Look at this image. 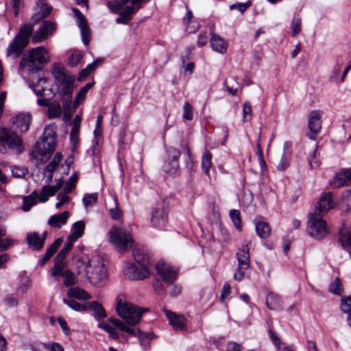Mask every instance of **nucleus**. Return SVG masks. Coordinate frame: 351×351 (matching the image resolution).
Segmentation results:
<instances>
[{"instance_id": "1", "label": "nucleus", "mask_w": 351, "mask_h": 351, "mask_svg": "<svg viewBox=\"0 0 351 351\" xmlns=\"http://www.w3.org/2000/svg\"><path fill=\"white\" fill-rule=\"evenodd\" d=\"M34 25V23L33 24L27 23L20 27L18 34L7 48L6 56L8 57H12L13 59L19 57L28 45L31 37L32 43L37 44L46 40L56 30V25L54 23L51 21H45L33 35Z\"/></svg>"}, {"instance_id": "2", "label": "nucleus", "mask_w": 351, "mask_h": 351, "mask_svg": "<svg viewBox=\"0 0 351 351\" xmlns=\"http://www.w3.org/2000/svg\"><path fill=\"white\" fill-rule=\"evenodd\" d=\"M53 76L58 86V92L63 104V108L66 114L72 113V95L74 89L75 76L59 64L53 66Z\"/></svg>"}, {"instance_id": "3", "label": "nucleus", "mask_w": 351, "mask_h": 351, "mask_svg": "<svg viewBox=\"0 0 351 351\" xmlns=\"http://www.w3.org/2000/svg\"><path fill=\"white\" fill-rule=\"evenodd\" d=\"M77 267L84 269L88 280L94 285H100L107 278L105 261L99 256L91 258L82 256L78 261Z\"/></svg>"}, {"instance_id": "4", "label": "nucleus", "mask_w": 351, "mask_h": 351, "mask_svg": "<svg viewBox=\"0 0 351 351\" xmlns=\"http://www.w3.org/2000/svg\"><path fill=\"white\" fill-rule=\"evenodd\" d=\"M49 60L47 50L43 47H37L23 55L19 66L21 69H27L28 71L36 73L40 69L38 65L45 64Z\"/></svg>"}, {"instance_id": "5", "label": "nucleus", "mask_w": 351, "mask_h": 351, "mask_svg": "<svg viewBox=\"0 0 351 351\" xmlns=\"http://www.w3.org/2000/svg\"><path fill=\"white\" fill-rule=\"evenodd\" d=\"M117 311L129 325H136L142 315L148 311L147 308H140L132 303L126 302L123 297L117 298Z\"/></svg>"}, {"instance_id": "6", "label": "nucleus", "mask_w": 351, "mask_h": 351, "mask_svg": "<svg viewBox=\"0 0 351 351\" xmlns=\"http://www.w3.org/2000/svg\"><path fill=\"white\" fill-rule=\"evenodd\" d=\"M109 241L116 250L123 253L128 251L133 244V239L130 232L123 228L113 227L108 232Z\"/></svg>"}, {"instance_id": "7", "label": "nucleus", "mask_w": 351, "mask_h": 351, "mask_svg": "<svg viewBox=\"0 0 351 351\" xmlns=\"http://www.w3.org/2000/svg\"><path fill=\"white\" fill-rule=\"evenodd\" d=\"M41 141L37 142L36 144V149L34 154H36V158L38 156L47 160L56 147V133L51 128H46L44 130Z\"/></svg>"}, {"instance_id": "8", "label": "nucleus", "mask_w": 351, "mask_h": 351, "mask_svg": "<svg viewBox=\"0 0 351 351\" xmlns=\"http://www.w3.org/2000/svg\"><path fill=\"white\" fill-rule=\"evenodd\" d=\"M9 150L20 154L23 150L22 139L15 132L5 128L0 129V152L7 153Z\"/></svg>"}, {"instance_id": "9", "label": "nucleus", "mask_w": 351, "mask_h": 351, "mask_svg": "<svg viewBox=\"0 0 351 351\" xmlns=\"http://www.w3.org/2000/svg\"><path fill=\"white\" fill-rule=\"evenodd\" d=\"M322 217L315 214H311L308 221L307 230L311 237L321 240L329 232V228Z\"/></svg>"}, {"instance_id": "10", "label": "nucleus", "mask_w": 351, "mask_h": 351, "mask_svg": "<svg viewBox=\"0 0 351 351\" xmlns=\"http://www.w3.org/2000/svg\"><path fill=\"white\" fill-rule=\"evenodd\" d=\"M248 243L242 245L237 252V259L238 261V267L237 272L234 274L235 280L241 281L246 274V271L250 267V259L249 254Z\"/></svg>"}, {"instance_id": "11", "label": "nucleus", "mask_w": 351, "mask_h": 351, "mask_svg": "<svg viewBox=\"0 0 351 351\" xmlns=\"http://www.w3.org/2000/svg\"><path fill=\"white\" fill-rule=\"evenodd\" d=\"M169 207L166 202L158 203L152 210L151 222L156 228H162L168 222Z\"/></svg>"}, {"instance_id": "12", "label": "nucleus", "mask_w": 351, "mask_h": 351, "mask_svg": "<svg viewBox=\"0 0 351 351\" xmlns=\"http://www.w3.org/2000/svg\"><path fill=\"white\" fill-rule=\"evenodd\" d=\"M124 276L132 280H144L150 276L149 269H139L135 263L125 262L123 267Z\"/></svg>"}, {"instance_id": "13", "label": "nucleus", "mask_w": 351, "mask_h": 351, "mask_svg": "<svg viewBox=\"0 0 351 351\" xmlns=\"http://www.w3.org/2000/svg\"><path fill=\"white\" fill-rule=\"evenodd\" d=\"M167 153V160L163 165V170L171 175H175L180 169L178 159L181 152L174 147H169Z\"/></svg>"}, {"instance_id": "14", "label": "nucleus", "mask_w": 351, "mask_h": 351, "mask_svg": "<svg viewBox=\"0 0 351 351\" xmlns=\"http://www.w3.org/2000/svg\"><path fill=\"white\" fill-rule=\"evenodd\" d=\"M148 1L149 0H114L107 1L106 5L112 13L119 14L128 5L141 8L143 3Z\"/></svg>"}, {"instance_id": "15", "label": "nucleus", "mask_w": 351, "mask_h": 351, "mask_svg": "<svg viewBox=\"0 0 351 351\" xmlns=\"http://www.w3.org/2000/svg\"><path fill=\"white\" fill-rule=\"evenodd\" d=\"M156 270L165 282L172 283L177 278L178 270L163 261H158L156 263Z\"/></svg>"}, {"instance_id": "16", "label": "nucleus", "mask_w": 351, "mask_h": 351, "mask_svg": "<svg viewBox=\"0 0 351 351\" xmlns=\"http://www.w3.org/2000/svg\"><path fill=\"white\" fill-rule=\"evenodd\" d=\"M335 206V202L333 198V193L331 192L324 194L319 198L317 202V206L313 214L317 215L319 217H323L330 209Z\"/></svg>"}, {"instance_id": "17", "label": "nucleus", "mask_w": 351, "mask_h": 351, "mask_svg": "<svg viewBox=\"0 0 351 351\" xmlns=\"http://www.w3.org/2000/svg\"><path fill=\"white\" fill-rule=\"evenodd\" d=\"M322 112L319 110L311 111L308 117V128L311 134L308 136L312 140H315L316 135L320 132L322 128Z\"/></svg>"}, {"instance_id": "18", "label": "nucleus", "mask_w": 351, "mask_h": 351, "mask_svg": "<svg viewBox=\"0 0 351 351\" xmlns=\"http://www.w3.org/2000/svg\"><path fill=\"white\" fill-rule=\"evenodd\" d=\"M73 12L77 19V25L80 29L82 42L85 45H87L90 38V29L88 25L87 21L82 13L77 8H74Z\"/></svg>"}, {"instance_id": "19", "label": "nucleus", "mask_w": 351, "mask_h": 351, "mask_svg": "<svg viewBox=\"0 0 351 351\" xmlns=\"http://www.w3.org/2000/svg\"><path fill=\"white\" fill-rule=\"evenodd\" d=\"M132 256L135 261L143 269H149L151 264V257L147 249L141 247H135L132 250Z\"/></svg>"}, {"instance_id": "20", "label": "nucleus", "mask_w": 351, "mask_h": 351, "mask_svg": "<svg viewBox=\"0 0 351 351\" xmlns=\"http://www.w3.org/2000/svg\"><path fill=\"white\" fill-rule=\"evenodd\" d=\"M163 312L167 316L169 323L172 326L173 328L176 330H185L186 319L183 315H178L171 311L166 308H163Z\"/></svg>"}, {"instance_id": "21", "label": "nucleus", "mask_w": 351, "mask_h": 351, "mask_svg": "<svg viewBox=\"0 0 351 351\" xmlns=\"http://www.w3.org/2000/svg\"><path fill=\"white\" fill-rule=\"evenodd\" d=\"M35 10L36 13L32 16V19L34 23L36 24L40 20L47 17L50 14L52 10V7L46 4L44 0H38Z\"/></svg>"}, {"instance_id": "22", "label": "nucleus", "mask_w": 351, "mask_h": 351, "mask_svg": "<svg viewBox=\"0 0 351 351\" xmlns=\"http://www.w3.org/2000/svg\"><path fill=\"white\" fill-rule=\"evenodd\" d=\"M13 125H15L20 132H26L32 121V115L29 113H21L11 119Z\"/></svg>"}, {"instance_id": "23", "label": "nucleus", "mask_w": 351, "mask_h": 351, "mask_svg": "<svg viewBox=\"0 0 351 351\" xmlns=\"http://www.w3.org/2000/svg\"><path fill=\"white\" fill-rule=\"evenodd\" d=\"M351 184V173H350V169H343L339 173H337L334 177L330 184L334 188H339L343 186Z\"/></svg>"}, {"instance_id": "24", "label": "nucleus", "mask_w": 351, "mask_h": 351, "mask_svg": "<svg viewBox=\"0 0 351 351\" xmlns=\"http://www.w3.org/2000/svg\"><path fill=\"white\" fill-rule=\"evenodd\" d=\"M210 45L214 51L224 53L227 50L228 43L218 34L212 33Z\"/></svg>"}, {"instance_id": "25", "label": "nucleus", "mask_w": 351, "mask_h": 351, "mask_svg": "<svg viewBox=\"0 0 351 351\" xmlns=\"http://www.w3.org/2000/svg\"><path fill=\"white\" fill-rule=\"evenodd\" d=\"M27 242L29 247L34 250H40L44 246V239H40L38 232H29L27 235Z\"/></svg>"}, {"instance_id": "26", "label": "nucleus", "mask_w": 351, "mask_h": 351, "mask_svg": "<svg viewBox=\"0 0 351 351\" xmlns=\"http://www.w3.org/2000/svg\"><path fill=\"white\" fill-rule=\"evenodd\" d=\"M69 269L65 260L55 257L54 265L51 271V276L53 277H61Z\"/></svg>"}, {"instance_id": "27", "label": "nucleus", "mask_w": 351, "mask_h": 351, "mask_svg": "<svg viewBox=\"0 0 351 351\" xmlns=\"http://www.w3.org/2000/svg\"><path fill=\"white\" fill-rule=\"evenodd\" d=\"M134 6H127L122 12L118 14L119 16L116 19V23L118 24H127L132 19V15L139 10Z\"/></svg>"}, {"instance_id": "28", "label": "nucleus", "mask_w": 351, "mask_h": 351, "mask_svg": "<svg viewBox=\"0 0 351 351\" xmlns=\"http://www.w3.org/2000/svg\"><path fill=\"white\" fill-rule=\"evenodd\" d=\"M69 215L68 211L52 215L48 221V224L52 227L60 228L66 223Z\"/></svg>"}, {"instance_id": "29", "label": "nucleus", "mask_w": 351, "mask_h": 351, "mask_svg": "<svg viewBox=\"0 0 351 351\" xmlns=\"http://www.w3.org/2000/svg\"><path fill=\"white\" fill-rule=\"evenodd\" d=\"M67 296L69 298L87 300L91 298V295L84 289L79 287H71L67 291Z\"/></svg>"}, {"instance_id": "30", "label": "nucleus", "mask_w": 351, "mask_h": 351, "mask_svg": "<svg viewBox=\"0 0 351 351\" xmlns=\"http://www.w3.org/2000/svg\"><path fill=\"white\" fill-rule=\"evenodd\" d=\"M85 223L83 221H78L74 223L71 228V234L68 237L70 240L75 242L82 237L84 232Z\"/></svg>"}, {"instance_id": "31", "label": "nucleus", "mask_w": 351, "mask_h": 351, "mask_svg": "<svg viewBox=\"0 0 351 351\" xmlns=\"http://www.w3.org/2000/svg\"><path fill=\"white\" fill-rule=\"evenodd\" d=\"M63 240L62 238H58L53 241V243L48 247L45 255L43 256L41 265H45L56 252L59 247L61 245Z\"/></svg>"}, {"instance_id": "32", "label": "nucleus", "mask_w": 351, "mask_h": 351, "mask_svg": "<svg viewBox=\"0 0 351 351\" xmlns=\"http://www.w3.org/2000/svg\"><path fill=\"white\" fill-rule=\"evenodd\" d=\"M266 304L271 310H279L282 307V301L278 295L270 293L267 296Z\"/></svg>"}, {"instance_id": "33", "label": "nucleus", "mask_w": 351, "mask_h": 351, "mask_svg": "<svg viewBox=\"0 0 351 351\" xmlns=\"http://www.w3.org/2000/svg\"><path fill=\"white\" fill-rule=\"evenodd\" d=\"M92 86L93 83H88L84 86L80 88V90L75 96L74 102H72V112H73L76 109L77 106L85 99L86 93Z\"/></svg>"}, {"instance_id": "34", "label": "nucleus", "mask_w": 351, "mask_h": 351, "mask_svg": "<svg viewBox=\"0 0 351 351\" xmlns=\"http://www.w3.org/2000/svg\"><path fill=\"white\" fill-rule=\"evenodd\" d=\"M256 231L257 234L263 239L267 238L271 234V228L269 223L265 221L260 220L256 223Z\"/></svg>"}, {"instance_id": "35", "label": "nucleus", "mask_w": 351, "mask_h": 351, "mask_svg": "<svg viewBox=\"0 0 351 351\" xmlns=\"http://www.w3.org/2000/svg\"><path fill=\"white\" fill-rule=\"evenodd\" d=\"M48 117L49 119L60 117L62 110L60 103L58 101H52L48 106Z\"/></svg>"}, {"instance_id": "36", "label": "nucleus", "mask_w": 351, "mask_h": 351, "mask_svg": "<svg viewBox=\"0 0 351 351\" xmlns=\"http://www.w3.org/2000/svg\"><path fill=\"white\" fill-rule=\"evenodd\" d=\"M91 309L94 311L95 317L99 319L106 317L105 310L101 304L97 302H87V309Z\"/></svg>"}, {"instance_id": "37", "label": "nucleus", "mask_w": 351, "mask_h": 351, "mask_svg": "<svg viewBox=\"0 0 351 351\" xmlns=\"http://www.w3.org/2000/svg\"><path fill=\"white\" fill-rule=\"evenodd\" d=\"M110 199L112 206L109 208V213L112 219L117 220L121 216V211L119 208L118 199L116 195H112Z\"/></svg>"}, {"instance_id": "38", "label": "nucleus", "mask_w": 351, "mask_h": 351, "mask_svg": "<svg viewBox=\"0 0 351 351\" xmlns=\"http://www.w3.org/2000/svg\"><path fill=\"white\" fill-rule=\"evenodd\" d=\"M38 197L36 191H34L31 195L23 197V210L25 212L29 211L30 208L36 204V198Z\"/></svg>"}, {"instance_id": "39", "label": "nucleus", "mask_w": 351, "mask_h": 351, "mask_svg": "<svg viewBox=\"0 0 351 351\" xmlns=\"http://www.w3.org/2000/svg\"><path fill=\"white\" fill-rule=\"evenodd\" d=\"M340 206L342 210L351 212V190L343 193Z\"/></svg>"}, {"instance_id": "40", "label": "nucleus", "mask_w": 351, "mask_h": 351, "mask_svg": "<svg viewBox=\"0 0 351 351\" xmlns=\"http://www.w3.org/2000/svg\"><path fill=\"white\" fill-rule=\"evenodd\" d=\"M56 192L49 185L43 186L41 192L38 195V199L40 202H45L48 200L49 197L53 196Z\"/></svg>"}, {"instance_id": "41", "label": "nucleus", "mask_w": 351, "mask_h": 351, "mask_svg": "<svg viewBox=\"0 0 351 351\" xmlns=\"http://www.w3.org/2000/svg\"><path fill=\"white\" fill-rule=\"evenodd\" d=\"M63 302L64 304L68 305L71 309L76 311H84L87 309V303L83 305L72 300V298H64Z\"/></svg>"}, {"instance_id": "42", "label": "nucleus", "mask_w": 351, "mask_h": 351, "mask_svg": "<svg viewBox=\"0 0 351 351\" xmlns=\"http://www.w3.org/2000/svg\"><path fill=\"white\" fill-rule=\"evenodd\" d=\"M229 215L237 230L241 231L242 228L240 211L237 209L230 210Z\"/></svg>"}, {"instance_id": "43", "label": "nucleus", "mask_w": 351, "mask_h": 351, "mask_svg": "<svg viewBox=\"0 0 351 351\" xmlns=\"http://www.w3.org/2000/svg\"><path fill=\"white\" fill-rule=\"evenodd\" d=\"M61 277L63 278V285L66 287H73L77 282L76 277L71 269H69Z\"/></svg>"}, {"instance_id": "44", "label": "nucleus", "mask_w": 351, "mask_h": 351, "mask_svg": "<svg viewBox=\"0 0 351 351\" xmlns=\"http://www.w3.org/2000/svg\"><path fill=\"white\" fill-rule=\"evenodd\" d=\"M74 243H75L74 241H73L72 240H70V239L67 238L66 242L64 244L63 248L58 252V254H57V256L56 257L58 258L65 260L69 252L73 248Z\"/></svg>"}, {"instance_id": "45", "label": "nucleus", "mask_w": 351, "mask_h": 351, "mask_svg": "<svg viewBox=\"0 0 351 351\" xmlns=\"http://www.w3.org/2000/svg\"><path fill=\"white\" fill-rule=\"evenodd\" d=\"M134 325H129L127 323L123 322V326L119 328V330L128 333L130 335L138 336L139 340L142 339V332L138 328H133L132 326Z\"/></svg>"}, {"instance_id": "46", "label": "nucleus", "mask_w": 351, "mask_h": 351, "mask_svg": "<svg viewBox=\"0 0 351 351\" xmlns=\"http://www.w3.org/2000/svg\"><path fill=\"white\" fill-rule=\"evenodd\" d=\"M329 291L333 294L340 295L343 293L342 283L339 278H336L335 280L331 282L328 289Z\"/></svg>"}, {"instance_id": "47", "label": "nucleus", "mask_w": 351, "mask_h": 351, "mask_svg": "<svg viewBox=\"0 0 351 351\" xmlns=\"http://www.w3.org/2000/svg\"><path fill=\"white\" fill-rule=\"evenodd\" d=\"M61 160L62 154L60 153H56L53 160L45 167V171L52 173L58 167Z\"/></svg>"}, {"instance_id": "48", "label": "nucleus", "mask_w": 351, "mask_h": 351, "mask_svg": "<svg viewBox=\"0 0 351 351\" xmlns=\"http://www.w3.org/2000/svg\"><path fill=\"white\" fill-rule=\"evenodd\" d=\"M212 154L209 152H206L202 158V168L203 171L208 173L210 168L212 166Z\"/></svg>"}, {"instance_id": "49", "label": "nucleus", "mask_w": 351, "mask_h": 351, "mask_svg": "<svg viewBox=\"0 0 351 351\" xmlns=\"http://www.w3.org/2000/svg\"><path fill=\"white\" fill-rule=\"evenodd\" d=\"M319 153H317V147L312 152L308 157V165L311 169H317L319 167L320 162L318 158Z\"/></svg>"}, {"instance_id": "50", "label": "nucleus", "mask_w": 351, "mask_h": 351, "mask_svg": "<svg viewBox=\"0 0 351 351\" xmlns=\"http://www.w3.org/2000/svg\"><path fill=\"white\" fill-rule=\"evenodd\" d=\"M83 58V54L78 51H74L69 59V64L71 67H75L78 65V64L80 62Z\"/></svg>"}, {"instance_id": "51", "label": "nucleus", "mask_w": 351, "mask_h": 351, "mask_svg": "<svg viewBox=\"0 0 351 351\" xmlns=\"http://www.w3.org/2000/svg\"><path fill=\"white\" fill-rule=\"evenodd\" d=\"M78 177L76 173L73 174L66 182L64 190L66 193H71L73 189L75 187V184L77 182Z\"/></svg>"}, {"instance_id": "52", "label": "nucleus", "mask_w": 351, "mask_h": 351, "mask_svg": "<svg viewBox=\"0 0 351 351\" xmlns=\"http://www.w3.org/2000/svg\"><path fill=\"white\" fill-rule=\"evenodd\" d=\"M252 106L250 102H245L243 106V121L248 122L252 119Z\"/></svg>"}, {"instance_id": "53", "label": "nucleus", "mask_w": 351, "mask_h": 351, "mask_svg": "<svg viewBox=\"0 0 351 351\" xmlns=\"http://www.w3.org/2000/svg\"><path fill=\"white\" fill-rule=\"evenodd\" d=\"M98 195L97 193L86 194L83 198V203L86 208L94 204L97 201Z\"/></svg>"}, {"instance_id": "54", "label": "nucleus", "mask_w": 351, "mask_h": 351, "mask_svg": "<svg viewBox=\"0 0 351 351\" xmlns=\"http://www.w3.org/2000/svg\"><path fill=\"white\" fill-rule=\"evenodd\" d=\"M27 169L23 166H14L12 168V174L15 178H23L27 173Z\"/></svg>"}, {"instance_id": "55", "label": "nucleus", "mask_w": 351, "mask_h": 351, "mask_svg": "<svg viewBox=\"0 0 351 351\" xmlns=\"http://www.w3.org/2000/svg\"><path fill=\"white\" fill-rule=\"evenodd\" d=\"M47 80L45 79L40 78L36 83L32 86L33 90L37 96H43L45 88L43 86V84H45Z\"/></svg>"}, {"instance_id": "56", "label": "nucleus", "mask_w": 351, "mask_h": 351, "mask_svg": "<svg viewBox=\"0 0 351 351\" xmlns=\"http://www.w3.org/2000/svg\"><path fill=\"white\" fill-rule=\"evenodd\" d=\"M184 152L187 156V158H186V167L189 169H192L194 165V157L191 154L189 147L187 145H184L183 147Z\"/></svg>"}, {"instance_id": "57", "label": "nucleus", "mask_w": 351, "mask_h": 351, "mask_svg": "<svg viewBox=\"0 0 351 351\" xmlns=\"http://www.w3.org/2000/svg\"><path fill=\"white\" fill-rule=\"evenodd\" d=\"M183 118L189 121L192 120L193 118V106L189 102H186L184 105Z\"/></svg>"}, {"instance_id": "58", "label": "nucleus", "mask_w": 351, "mask_h": 351, "mask_svg": "<svg viewBox=\"0 0 351 351\" xmlns=\"http://www.w3.org/2000/svg\"><path fill=\"white\" fill-rule=\"evenodd\" d=\"M193 18V13L191 10H188L186 16L183 19V21L186 26L187 30L189 32V33H194L195 32L199 27V25H197L195 27H194L193 29H191L190 27H189V23Z\"/></svg>"}, {"instance_id": "59", "label": "nucleus", "mask_w": 351, "mask_h": 351, "mask_svg": "<svg viewBox=\"0 0 351 351\" xmlns=\"http://www.w3.org/2000/svg\"><path fill=\"white\" fill-rule=\"evenodd\" d=\"M15 241L11 237H7L5 239L0 240V252H3L14 245Z\"/></svg>"}, {"instance_id": "60", "label": "nucleus", "mask_w": 351, "mask_h": 351, "mask_svg": "<svg viewBox=\"0 0 351 351\" xmlns=\"http://www.w3.org/2000/svg\"><path fill=\"white\" fill-rule=\"evenodd\" d=\"M99 327L105 330L112 339H119L118 333L111 326H110L106 323H100L99 324Z\"/></svg>"}, {"instance_id": "61", "label": "nucleus", "mask_w": 351, "mask_h": 351, "mask_svg": "<svg viewBox=\"0 0 351 351\" xmlns=\"http://www.w3.org/2000/svg\"><path fill=\"white\" fill-rule=\"evenodd\" d=\"M301 19L300 18L293 17L291 22V30L293 36L298 34L301 31Z\"/></svg>"}, {"instance_id": "62", "label": "nucleus", "mask_w": 351, "mask_h": 351, "mask_svg": "<svg viewBox=\"0 0 351 351\" xmlns=\"http://www.w3.org/2000/svg\"><path fill=\"white\" fill-rule=\"evenodd\" d=\"M251 5L252 2L250 1L245 3H237L231 5L230 9H237L241 13H243Z\"/></svg>"}, {"instance_id": "63", "label": "nucleus", "mask_w": 351, "mask_h": 351, "mask_svg": "<svg viewBox=\"0 0 351 351\" xmlns=\"http://www.w3.org/2000/svg\"><path fill=\"white\" fill-rule=\"evenodd\" d=\"M341 310L343 313H349L351 311V296L342 298Z\"/></svg>"}, {"instance_id": "64", "label": "nucleus", "mask_w": 351, "mask_h": 351, "mask_svg": "<svg viewBox=\"0 0 351 351\" xmlns=\"http://www.w3.org/2000/svg\"><path fill=\"white\" fill-rule=\"evenodd\" d=\"M340 241L344 247L351 248V232H346L341 236Z\"/></svg>"}]
</instances>
